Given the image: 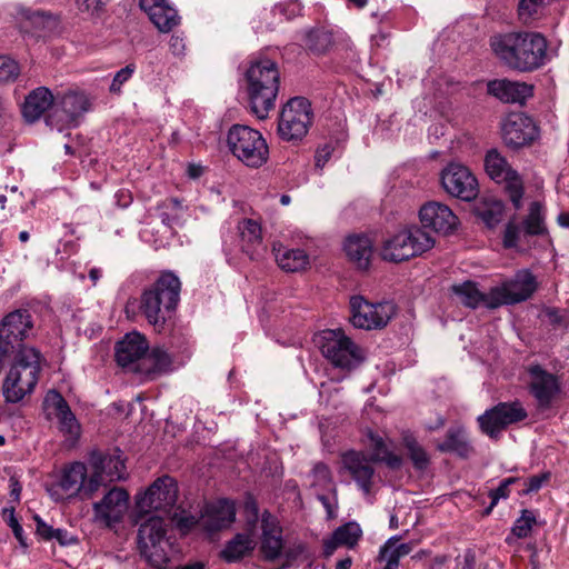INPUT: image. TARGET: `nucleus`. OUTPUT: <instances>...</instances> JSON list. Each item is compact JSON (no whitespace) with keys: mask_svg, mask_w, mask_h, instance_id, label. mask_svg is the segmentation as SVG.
Segmentation results:
<instances>
[{"mask_svg":"<svg viewBox=\"0 0 569 569\" xmlns=\"http://www.w3.org/2000/svg\"><path fill=\"white\" fill-rule=\"evenodd\" d=\"M523 228L525 233L530 236L545 232L542 206L539 202H532L530 204L529 213L523 221Z\"/></svg>","mask_w":569,"mask_h":569,"instance_id":"nucleus-44","label":"nucleus"},{"mask_svg":"<svg viewBox=\"0 0 569 569\" xmlns=\"http://www.w3.org/2000/svg\"><path fill=\"white\" fill-rule=\"evenodd\" d=\"M278 266L287 272H298L309 264V257L301 249H289L279 244L273 247Z\"/></svg>","mask_w":569,"mask_h":569,"instance_id":"nucleus-36","label":"nucleus"},{"mask_svg":"<svg viewBox=\"0 0 569 569\" xmlns=\"http://www.w3.org/2000/svg\"><path fill=\"white\" fill-rule=\"evenodd\" d=\"M160 218L164 226L170 229L181 226L183 222L184 210L178 199H169L161 207Z\"/></svg>","mask_w":569,"mask_h":569,"instance_id":"nucleus-42","label":"nucleus"},{"mask_svg":"<svg viewBox=\"0 0 569 569\" xmlns=\"http://www.w3.org/2000/svg\"><path fill=\"white\" fill-rule=\"evenodd\" d=\"M236 519L233 501L220 499L208 503L200 516V527L208 532L218 531L230 527Z\"/></svg>","mask_w":569,"mask_h":569,"instance_id":"nucleus-25","label":"nucleus"},{"mask_svg":"<svg viewBox=\"0 0 569 569\" xmlns=\"http://www.w3.org/2000/svg\"><path fill=\"white\" fill-rule=\"evenodd\" d=\"M350 321L356 328L373 330L387 326L396 313V307L389 301L370 303L355 296L350 299Z\"/></svg>","mask_w":569,"mask_h":569,"instance_id":"nucleus-13","label":"nucleus"},{"mask_svg":"<svg viewBox=\"0 0 569 569\" xmlns=\"http://www.w3.org/2000/svg\"><path fill=\"white\" fill-rule=\"evenodd\" d=\"M307 558H309V553L306 546L301 542H292L288 545L284 543L281 559L279 561L282 562V568H287L298 560Z\"/></svg>","mask_w":569,"mask_h":569,"instance_id":"nucleus-45","label":"nucleus"},{"mask_svg":"<svg viewBox=\"0 0 569 569\" xmlns=\"http://www.w3.org/2000/svg\"><path fill=\"white\" fill-rule=\"evenodd\" d=\"M261 545L260 551L264 560L274 562L281 559L284 541L282 529L274 516L264 511L261 517Z\"/></svg>","mask_w":569,"mask_h":569,"instance_id":"nucleus-24","label":"nucleus"},{"mask_svg":"<svg viewBox=\"0 0 569 569\" xmlns=\"http://www.w3.org/2000/svg\"><path fill=\"white\" fill-rule=\"evenodd\" d=\"M249 103L253 114L266 119L274 107L279 90V71L270 59H261L251 63L247 71Z\"/></svg>","mask_w":569,"mask_h":569,"instance_id":"nucleus-3","label":"nucleus"},{"mask_svg":"<svg viewBox=\"0 0 569 569\" xmlns=\"http://www.w3.org/2000/svg\"><path fill=\"white\" fill-rule=\"evenodd\" d=\"M420 221L425 228L436 232L449 233L456 229L458 218L452 210L440 202H428L420 209Z\"/></svg>","mask_w":569,"mask_h":569,"instance_id":"nucleus-27","label":"nucleus"},{"mask_svg":"<svg viewBox=\"0 0 569 569\" xmlns=\"http://www.w3.org/2000/svg\"><path fill=\"white\" fill-rule=\"evenodd\" d=\"M89 470L96 480L97 491L100 487L122 480L127 476L124 461L118 453L93 451L89 459Z\"/></svg>","mask_w":569,"mask_h":569,"instance_id":"nucleus-20","label":"nucleus"},{"mask_svg":"<svg viewBox=\"0 0 569 569\" xmlns=\"http://www.w3.org/2000/svg\"><path fill=\"white\" fill-rule=\"evenodd\" d=\"M333 151V147L330 143H326L322 147H319L316 151V167L317 168H323L325 164L329 161L331 158Z\"/></svg>","mask_w":569,"mask_h":569,"instance_id":"nucleus-56","label":"nucleus"},{"mask_svg":"<svg viewBox=\"0 0 569 569\" xmlns=\"http://www.w3.org/2000/svg\"><path fill=\"white\" fill-rule=\"evenodd\" d=\"M56 98L46 87H39L32 90L22 104V116L27 122L39 120L42 114L50 108L54 107Z\"/></svg>","mask_w":569,"mask_h":569,"instance_id":"nucleus-31","label":"nucleus"},{"mask_svg":"<svg viewBox=\"0 0 569 569\" xmlns=\"http://www.w3.org/2000/svg\"><path fill=\"white\" fill-rule=\"evenodd\" d=\"M433 243L435 240L428 232L412 226L386 240L381 249V257L387 261L400 262L421 254L432 248Z\"/></svg>","mask_w":569,"mask_h":569,"instance_id":"nucleus-8","label":"nucleus"},{"mask_svg":"<svg viewBox=\"0 0 569 569\" xmlns=\"http://www.w3.org/2000/svg\"><path fill=\"white\" fill-rule=\"evenodd\" d=\"M256 546L252 532L238 533L221 551V557L228 562H234L250 553Z\"/></svg>","mask_w":569,"mask_h":569,"instance_id":"nucleus-37","label":"nucleus"},{"mask_svg":"<svg viewBox=\"0 0 569 569\" xmlns=\"http://www.w3.org/2000/svg\"><path fill=\"white\" fill-rule=\"evenodd\" d=\"M452 292L459 298L460 302L469 308L486 306L488 308V293L479 291L475 282L466 281L452 286Z\"/></svg>","mask_w":569,"mask_h":569,"instance_id":"nucleus-38","label":"nucleus"},{"mask_svg":"<svg viewBox=\"0 0 569 569\" xmlns=\"http://www.w3.org/2000/svg\"><path fill=\"white\" fill-rule=\"evenodd\" d=\"M168 531V521L159 516L149 517L139 527V550L144 559L157 569H168L169 562L178 553L174 538Z\"/></svg>","mask_w":569,"mask_h":569,"instance_id":"nucleus-4","label":"nucleus"},{"mask_svg":"<svg viewBox=\"0 0 569 569\" xmlns=\"http://www.w3.org/2000/svg\"><path fill=\"white\" fill-rule=\"evenodd\" d=\"M371 460L385 462L388 467L397 469L401 466V458L393 453L388 443L379 436L370 435Z\"/></svg>","mask_w":569,"mask_h":569,"instance_id":"nucleus-39","label":"nucleus"},{"mask_svg":"<svg viewBox=\"0 0 569 569\" xmlns=\"http://www.w3.org/2000/svg\"><path fill=\"white\" fill-rule=\"evenodd\" d=\"M440 181L448 194L463 201H471L479 193L476 176L468 167L458 162H450L442 169Z\"/></svg>","mask_w":569,"mask_h":569,"instance_id":"nucleus-15","label":"nucleus"},{"mask_svg":"<svg viewBox=\"0 0 569 569\" xmlns=\"http://www.w3.org/2000/svg\"><path fill=\"white\" fill-rule=\"evenodd\" d=\"M362 535L361 528L356 522H348L339 527L332 537L325 541L323 550L327 557L331 556L340 546L352 548Z\"/></svg>","mask_w":569,"mask_h":569,"instance_id":"nucleus-35","label":"nucleus"},{"mask_svg":"<svg viewBox=\"0 0 569 569\" xmlns=\"http://www.w3.org/2000/svg\"><path fill=\"white\" fill-rule=\"evenodd\" d=\"M52 490L56 500L73 497L90 499L97 492L96 480L92 479L90 470L82 462L67 466Z\"/></svg>","mask_w":569,"mask_h":569,"instance_id":"nucleus-11","label":"nucleus"},{"mask_svg":"<svg viewBox=\"0 0 569 569\" xmlns=\"http://www.w3.org/2000/svg\"><path fill=\"white\" fill-rule=\"evenodd\" d=\"M171 369L172 358L162 347H156L149 353L146 352L139 367H136L137 373L147 379H153L158 375L168 372Z\"/></svg>","mask_w":569,"mask_h":569,"instance_id":"nucleus-33","label":"nucleus"},{"mask_svg":"<svg viewBox=\"0 0 569 569\" xmlns=\"http://www.w3.org/2000/svg\"><path fill=\"white\" fill-rule=\"evenodd\" d=\"M242 250L254 258L263 250L262 231L260 224L252 219H243L238 224Z\"/></svg>","mask_w":569,"mask_h":569,"instance_id":"nucleus-34","label":"nucleus"},{"mask_svg":"<svg viewBox=\"0 0 569 569\" xmlns=\"http://www.w3.org/2000/svg\"><path fill=\"white\" fill-rule=\"evenodd\" d=\"M547 40L538 32H511L496 36L491 47L509 68L528 72L545 64Z\"/></svg>","mask_w":569,"mask_h":569,"instance_id":"nucleus-1","label":"nucleus"},{"mask_svg":"<svg viewBox=\"0 0 569 569\" xmlns=\"http://www.w3.org/2000/svg\"><path fill=\"white\" fill-rule=\"evenodd\" d=\"M181 282L171 271L162 272L146 288L139 299L129 300L124 307L129 316L138 308L139 313L153 327H162L171 317L180 300Z\"/></svg>","mask_w":569,"mask_h":569,"instance_id":"nucleus-2","label":"nucleus"},{"mask_svg":"<svg viewBox=\"0 0 569 569\" xmlns=\"http://www.w3.org/2000/svg\"><path fill=\"white\" fill-rule=\"evenodd\" d=\"M147 351L148 343L146 338L139 332H130L117 343L116 359L122 368L137 372L136 367H139Z\"/></svg>","mask_w":569,"mask_h":569,"instance_id":"nucleus-26","label":"nucleus"},{"mask_svg":"<svg viewBox=\"0 0 569 569\" xmlns=\"http://www.w3.org/2000/svg\"><path fill=\"white\" fill-rule=\"evenodd\" d=\"M390 539L393 540V551L400 557V559L411 552L412 546L410 543H399V536H393Z\"/></svg>","mask_w":569,"mask_h":569,"instance_id":"nucleus-62","label":"nucleus"},{"mask_svg":"<svg viewBox=\"0 0 569 569\" xmlns=\"http://www.w3.org/2000/svg\"><path fill=\"white\" fill-rule=\"evenodd\" d=\"M9 526L11 527L14 537L19 540L21 546L27 547V543L23 538V529L18 522V520L14 518L13 509L11 510L10 518H9Z\"/></svg>","mask_w":569,"mask_h":569,"instance_id":"nucleus-60","label":"nucleus"},{"mask_svg":"<svg viewBox=\"0 0 569 569\" xmlns=\"http://www.w3.org/2000/svg\"><path fill=\"white\" fill-rule=\"evenodd\" d=\"M169 48L172 54L180 57L184 53V40L180 36L173 34L169 41Z\"/></svg>","mask_w":569,"mask_h":569,"instance_id":"nucleus-59","label":"nucleus"},{"mask_svg":"<svg viewBox=\"0 0 569 569\" xmlns=\"http://www.w3.org/2000/svg\"><path fill=\"white\" fill-rule=\"evenodd\" d=\"M178 487L176 481L169 477L163 476L158 478L147 491L138 497L137 507L141 512H149L151 510H168L177 501Z\"/></svg>","mask_w":569,"mask_h":569,"instance_id":"nucleus-19","label":"nucleus"},{"mask_svg":"<svg viewBox=\"0 0 569 569\" xmlns=\"http://www.w3.org/2000/svg\"><path fill=\"white\" fill-rule=\"evenodd\" d=\"M488 93L505 103H523L533 94V86L527 82L496 79L487 84Z\"/></svg>","mask_w":569,"mask_h":569,"instance_id":"nucleus-29","label":"nucleus"},{"mask_svg":"<svg viewBox=\"0 0 569 569\" xmlns=\"http://www.w3.org/2000/svg\"><path fill=\"white\" fill-rule=\"evenodd\" d=\"M406 447L409 451L410 459L418 469H425L429 462L426 451L413 439H406Z\"/></svg>","mask_w":569,"mask_h":569,"instance_id":"nucleus-49","label":"nucleus"},{"mask_svg":"<svg viewBox=\"0 0 569 569\" xmlns=\"http://www.w3.org/2000/svg\"><path fill=\"white\" fill-rule=\"evenodd\" d=\"M136 71L134 64H128L124 68L117 71L114 74L109 91L113 94H119L121 92V87L129 81L132 74Z\"/></svg>","mask_w":569,"mask_h":569,"instance_id":"nucleus-50","label":"nucleus"},{"mask_svg":"<svg viewBox=\"0 0 569 569\" xmlns=\"http://www.w3.org/2000/svg\"><path fill=\"white\" fill-rule=\"evenodd\" d=\"M526 417L527 412L519 402H501L479 416L478 422L486 435L495 437L508 425L518 422Z\"/></svg>","mask_w":569,"mask_h":569,"instance_id":"nucleus-21","label":"nucleus"},{"mask_svg":"<svg viewBox=\"0 0 569 569\" xmlns=\"http://www.w3.org/2000/svg\"><path fill=\"white\" fill-rule=\"evenodd\" d=\"M47 419L57 420L59 430L69 439L76 440L80 435V425L63 397L56 390H49L43 400Z\"/></svg>","mask_w":569,"mask_h":569,"instance_id":"nucleus-22","label":"nucleus"},{"mask_svg":"<svg viewBox=\"0 0 569 569\" xmlns=\"http://www.w3.org/2000/svg\"><path fill=\"white\" fill-rule=\"evenodd\" d=\"M247 513V525L249 529L254 528L258 521V507L257 503L252 500L246 502L244 507Z\"/></svg>","mask_w":569,"mask_h":569,"instance_id":"nucleus-58","label":"nucleus"},{"mask_svg":"<svg viewBox=\"0 0 569 569\" xmlns=\"http://www.w3.org/2000/svg\"><path fill=\"white\" fill-rule=\"evenodd\" d=\"M372 460L363 452L347 451L341 456V475H348L365 496H370L376 483L377 476Z\"/></svg>","mask_w":569,"mask_h":569,"instance_id":"nucleus-18","label":"nucleus"},{"mask_svg":"<svg viewBox=\"0 0 569 569\" xmlns=\"http://www.w3.org/2000/svg\"><path fill=\"white\" fill-rule=\"evenodd\" d=\"M438 449L441 451H453L461 457H467L471 451L466 431L460 427L449 429L446 440L438 445Z\"/></svg>","mask_w":569,"mask_h":569,"instance_id":"nucleus-40","label":"nucleus"},{"mask_svg":"<svg viewBox=\"0 0 569 569\" xmlns=\"http://www.w3.org/2000/svg\"><path fill=\"white\" fill-rule=\"evenodd\" d=\"M109 0H76L78 11L91 19L100 18Z\"/></svg>","mask_w":569,"mask_h":569,"instance_id":"nucleus-47","label":"nucleus"},{"mask_svg":"<svg viewBox=\"0 0 569 569\" xmlns=\"http://www.w3.org/2000/svg\"><path fill=\"white\" fill-rule=\"evenodd\" d=\"M227 144L231 153L247 167L259 168L268 160L269 148L264 138L248 126L233 124L228 131Z\"/></svg>","mask_w":569,"mask_h":569,"instance_id":"nucleus-7","label":"nucleus"},{"mask_svg":"<svg viewBox=\"0 0 569 569\" xmlns=\"http://www.w3.org/2000/svg\"><path fill=\"white\" fill-rule=\"evenodd\" d=\"M548 478H549V475L543 473V475L533 476V477L529 478L528 480H525L523 488L521 489V493L529 495L531 492L538 491L541 488L542 483L545 481H547Z\"/></svg>","mask_w":569,"mask_h":569,"instance_id":"nucleus-55","label":"nucleus"},{"mask_svg":"<svg viewBox=\"0 0 569 569\" xmlns=\"http://www.w3.org/2000/svg\"><path fill=\"white\" fill-rule=\"evenodd\" d=\"M129 495L122 488H111L101 500L93 503L96 522L111 527L119 522L128 509Z\"/></svg>","mask_w":569,"mask_h":569,"instance_id":"nucleus-23","label":"nucleus"},{"mask_svg":"<svg viewBox=\"0 0 569 569\" xmlns=\"http://www.w3.org/2000/svg\"><path fill=\"white\" fill-rule=\"evenodd\" d=\"M139 7L160 32H169L180 23L169 0H139Z\"/></svg>","mask_w":569,"mask_h":569,"instance_id":"nucleus-28","label":"nucleus"},{"mask_svg":"<svg viewBox=\"0 0 569 569\" xmlns=\"http://www.w3.org/2000/svg\"><path fill=\"white\" fill-rule=\"evenodd\" d=\"M522 236H527L525 233V229L522 230L516 223H508L506 227L505 236H503V244L507 248H516L518 247L520 239Z\"/></svg>","mask_w":569,"mask_h":569,"instance_id":"nucleus-52","label":"nucleus"},{"mask_svg":"<svg viewBox=\"0 0 569 569\" xmlns=\"http://www.w3.org/2000/svg\"><path fill=\"white\" fill-rule=\"evenodd\" d=\"M32 329V320L27 310H16L0 322V352L4 357L20 349H32L23 343Z\"/></svg>","mask_w":569,"mask_h":569,"instance_id":"nucleus-12","label":"nucleus"},{"mask_svg":"<svg viewBox=\"0 0 569 569\" xmlns=\"http://www.w3.org/2000/svg\"><path fill=\"white\" fill-rule=\"evenodd\" d=\"M310 102L301 97L290 99L282 108L278 120V133L282 140H301L312 124Z\"/></svg>","mask_w":569,"mask_h":569,"instance_id":"nucleus-9","label":"nucleus"},{"mask_svg":"<svg viewBox=\"0 0 569 569\" xmlns=\"http://www.w3.org/2000/svg\"><path fill=\"white\" fill-rule=\"evenodd\" d=\"M536 525V516L530 510H522L521 516L515 521L510 535L507 536L506 542L512 545L517 539L527 538Z\"/></svg>","mask_w":569,"mask_h":569,"instance_id":"nucleus-41","label":"nucleus"},{"mask_svg":"<svg viewBox=\"0 0 569 569\" xmlns=\"http://www.w3.org/2000/svg\"><path fill=\"white\" fill-rule=\"evenodd\" d=\"M485 170L492 180L506 184L510 200L515 208L519 209L523 196L521 178L517 171L510 168L505 157L496 149L487 152L485 157Z\"/></svg>","mask_w":569,"mask_h":569,"instance_id":"nucleus-16","label":"nucleus"},{"mask_svg":"<svg viewBox=\"0 0 569 569\" xmlns=\"http://www.w3.org/2000/svg\"><path fill=\"white\" fill-rule=\"evenodd\" d=\"M52 539H56L61 546H69L76 542V538L61 528L54 530Z\"/></svg>","mask_w":569,"mask_h":569,"instance_id":"nucleus-61","label":"nucleus"},{"mask_svg":"<svg viewBox=\"0 0 569 569\" xmlns=\"http://www.w3.org/2000/svg\"><path fill=\"white\" fill-rule=\"evenodd\" d=\"M536 288L535 277L528 271H520L512 280L490 289L488 308L496 309L503 305L525 301L531 297Z\"/></svg>","mask_w":569,"mask_h":569,"instance_id":"nucleus-14","label":"nucleus"},{"mask_svg":"<svg viewBox=\"0 0 569 569\" xmlns=\"http://www.w3.org/2000/svg\"><path fill=\"white\" fill-rule=\"evenodd\" d=\"M400 557L393 551V540L388 539L380 548L377 561L383 563L381 569H399Z\"/></svg>","mask_w":569,"mask_h":569,"instance_id":"nucleus-48","label":"nucleus"},{"mask_svg":"<svg viewBox=\"0 0 569 569\" xmlns=\"http://www.w3.org/2000/svg\"><path fill=\"white\" fill-rule=\"evenodd\" d=\"M501 136L506 146L520 149L530 146L539 138V128L529 116L511 112L501 121Z\"/></svg>","mask_w":569,"mask_h":569,"instance_id":"nucleus-17","label":"nucleus"},{"mask_svg":"<svg viewBox=\"0 0 569 569\" xmlns=\"http://www.w3.org/2000/svg\"><path fill=\"white\" fill-rule=\"evenodd\" d=\"M530 390L540 406H548L559 390L556 377L540 366L529 368Z\"/></svg>","mask_w":569,"mask_h":569,"instance_id":"nucleus-30","label":"nucleus"},{"mask_svg":"<svg viewBox=\"0 0 569 569\" xmlns=\"http://www.w3.org/2000/svg\"><path fill=\"white\" fill-rule=\"evenodd\" d=\"M552 0H520L518 12L520 19L528 23L540 14L542 9Z\"/></svg>","mask_w":569,"mask_h":569,"instance_id":"nucleus-46","label":"nucleus"},{"mask_svg":"<svg viewBox=\"0 0 569 569\" xmlns=\"http://www.w3.org/2000/svg\"><path fill=\"white\" fill-rule=\"evenodd\" d=\"M315 341L322 356L337 368L351 370L365 359L362 349L341 329L323 330Z\"/></svg>","mask_w":569,"mask_h":569,"instance_id":"nucleus-6","label":"nucleus"},{"mask_svg":"<svg viewBox=\"0 0 569 569\" xmlns=\"http://www.w3.org/2000/svg\"><path fill=\"white\" fill-rule=\"evenodd\" d=\"M343 252L358 269L366 270L372 257V242L366 236L351 234L343 242Z\"/></svg>","mask_w":569,"mask_h":569,"instance_id":"nucleus-32","label":"nucleus"},{"mask_svg":"<svg viewBox=\"0 0 569 569\" xmlns=\"http://www.w3.org/2000/svg\"><path fill=\"white\" fill-rule=\"evenodd\" d=\"M19 72V66L14 60L8 57H0V82L14 80Z\"/></svg>","mask_w":569,"mask_h":569,"instance_id":"nucleus-51","label":"nucleus"},{"mask_svg":"<svg viewBox=\"0 0 569 569\" xmlns=\"http://www.w3.org/2000/svg\"><path fill=\"white\" fill-rule=\"evenodd\" d=\"M313 476V485H318L321 487H327L331 483V472L328 466L323 463H318L315 466L312 470Z\"/></svg>","mask_w":569,"mask_h":569,"instance_id":"nucleus-53","label":"nucleus"},{"mask_svg":"<svg viewBox=\"0 0 569 569\" xmlns=\"http://www.w3.org/2000/svg\"><path fill=\"white\" fill-rule=\"evenodd\" d=\"M34 521L37 526V535L46 540H52L56 529L46 523L39 516H34Z\"/></svg>","mask_w":569,"mask_h":569,"instance_id":"nucleus-57","label":"nucleus"},{"mask_svg":"<svg viewBox=\"0 0 569 569\" xmlns=\"http://www.w3.org/2000/svg\"><path fill=\"white\" fill-rule=\"evenodd\" d=\"M178 525L181 529H191L197 525L200 526V518L198 519L194 516H184L179 519Z\"/></svg>","mask_w":569,"mask_h":569,"instance_id":"nucleus-63","label":"nucleus"},{"mask_svg":"<svg viewBox=\"0 0 569 569\" xmlns=\"http://www.w3.org/2000/svg\"><path fill=\"white\" fill-rule=\"evenodd\" d=\"M9 358L12 365L3 382V396L8 402H18L36 387L40 358L36 349H20Z\"/></svg>","mask_w":569,"mask_h":569,"instance_id":"nucleus-5","label":"nucleus"},{"mask_svg":"<svg viewBox=\"0 0 569 569\" xmlns=\"http://www.w3.org/2000/svg\"><path fill=\"white\" fill-rule=\"evenodd\" d=\"M91 101L81 91H69L56 98L51 112L46 122L51 129L62 132L66 129L77 127L80 118L89 111Z\"/></svg>","mask_w":569,"mask_h":569,"instance_id":"nucleus-10","label":"nucleus"},{"mask_svg":"<svg viewBox=\"0 0 569 569\" xmlns=\"http://www.w3.org/2000/svg\"><path fill=\"white\" fill-rule=\"evenodd\" d=\"M477 214L489 227H496L503 216V206L500 201H486L477 208Z\"/></svg>","mask_w":569,"mask_h":569,"instance_id":"nucleus-43","label":"nucleus"},{"mask_svg":"<svg viewBox=\"0 0 569 569\" xmlns=\"http://www.w3.org/2000/svg\"><path fill=\"white\" fill-rule=\"evenodd\" d=\"M10 488H11V492H10L11 497L13 498V500L19 501L20 492H21L20 483L16 479L11 478L10 479Z\"/></svg>","mask_w":569,"mask_h":569,"instance_id":"nucleus-64","label":"nucleus"},{"mask_svg":"<svg viewBox=\"0 0 569 569\" xmlns=\"http://www.w3.org/2000/svg\"><path fill=\"white\" fill-rule=\"evenodd\" d=\"M519 481L518 478H513V477H510V478H507L505 479L503 481H501V483L499 485V487L495 490H492L490 492V497H491V508L498 503V501L501 499V498H507L509 496V486Z\"/></svg>","mask_w":569,"mask_h":569,"instance_id":"nucleus-54","label":"nucleus"}]
</instances>
